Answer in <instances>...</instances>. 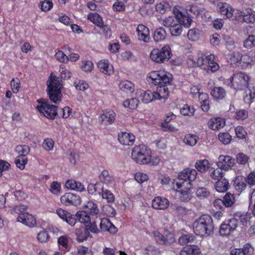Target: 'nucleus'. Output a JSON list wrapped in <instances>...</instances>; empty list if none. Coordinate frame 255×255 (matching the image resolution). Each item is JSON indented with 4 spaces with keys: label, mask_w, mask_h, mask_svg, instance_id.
<instances>
[{
    "label": "nucleus",
    "mask_w": 255,
    "mask_h": 255,
    "mask_svg": "<svg viewBox=\"0 0 255 255\" xmlns=\"http://www.w3.org/2000/svg\"><path fill=\"white\" fill-rule=\"evenodd\" d=\"M146 80L149 84L157 87L156 92L137 90L136 96L143 103L148 104L155 100H165L168 98L169 92L168 86L171 85L173 80L172 74L164 70L152 71L148 74Z\"/></svg>",
    "instance_id": "nucleus-1"
},
{
    "label": "nucleus",
    "mask_w": 255,
    "mask_h": 255,
    "mask_svg": "<svg viewBox=\"0 0 255 255\" xmlns=\"http://www.w3.org/2000/svg\"><path fill=\"white\" fill-rule=\"evenodd\" d=\"M251 80L248 74L245 72H237L228 79H225L224 84L236 90H243L247 88L246 95L244 96L245 103L251 104L255 98V89L250 84Z\"/></svg>",
    "instance_id": "nucleus-2"
},
{
    "label": "nucleus",
    "mask_w": 255,
    "mask_h": 255,
    "mask_svg": "<svg viewBox=\"0 0 255 255\" xmlns=\"http://www.w3.org/2000/svg\"><path fill=\"white\" fill-rule=\"evenodd\" d=\"M151 150L145 144H139L134 146L131 152V158L137 163L141 165L152 163L153 165L158 164L160 159L155 157L153 161L151 156Z\"/></svg>",
    "instance_id": "nucleus-3"
},
{
    "label": "nucleus",
    "mask_w": 255,
    "mask_h": 255,
    "mask_svg": "<svg viewBox=\"0 0 255 255\" xmlns=\"http://www.w3.org/2000/svg\"><path fill=\"white\" fill-rule=\"evenodd\" d=\"M47 85V94L50 101L55 104L60 103L62 98V81L59 77L51 73L48 78Z\"/></svg>",
    "instance_id": "nucleus-4"
},
{
    "label": "nucleus",
    "mask_w": 255,
    "mask_h": 255,
    "mask_svg": "<svg viewBox=\"0 0 255 255\" xmlns=\"http://www.w3.org/2000/svg\"><path fill=\"white\" fill-rule=\"evenodd\" d=\"M214 224L212 217L207 214H203L199 217L193 224L194 233L201 237L208 236L213 233Z\"/></svg>",
    "instance_id": "nucleus-5"
},
{
    "label": "nucleus",
    "mask_w": 255,
    "mask_h": 255,
    "mask_svg": "<svg viewBox=\"0 0 255 255\" xmlns=\"http://www.w3.org/2000/svg\"><path fill=\"white\" fill-rule=\"evenodd\" d=\"M100 231L95 221L90 222L76 229L75 233L76 236V240L79 243H82L87 241L89 237L92 238L90 233L98 234Z\"/></svg>",
    "instance_id": "nucleus-6"
},
{
    "label": "nucleus",
    "mask_w": 255,
    "mask_h": 255,
    "mask_svg": "<svg viewBox=\"0 0 255 255\" xmlns=\"http://www.w3.org/2000/svg\"><path fill=\"white\" fill-rule=\"evenodd\" d=\"M36 102L39 105L36 107V109L41 114L50 120L55 119L57 116V106L50 105L47 100L43 98L39 99Z\"/></svg>",
    "instance_id": "nucleus-7"
},
{
    "label": "nucleus",
    "mask_w": 255,
    "mask_h": 255,
    "mask_svg": "<svg viewBox=\"0 0 255 255\" xmlns=\"http://www.w3.org/2000/svg\"><path fill=\"white\" fill-rule=\"evenodd\" d=\"M150 58L157 63H162L169 60L172 56L171 49L169 45H165L161 48H153L150 53Z\"/></svg>",
    "instance_id": "nucleus-8"
},
{
    "label": "nucleus",
    "mask_w": 255,
    "mask_h": 255,
    "mask_svg": "<svg viewBox=\"0 0 255 255\" xmlns=\"http://www.w3.org/2000/svg\"><path fill=\"white\" fill-rule=\"evenodd\" d=\"M197 175V172L195 169L188 167L183 169L178 175V179L182 182L176 183L177 189H180L185 185L192 184V182L196 179Z\"/></svg>",
    "instance_id": "nucleus-9"
},
{
    "label": "nucleus",
    "mask_w": 255,
    "mask_h": 255,
    "mask_svg": "<svg viewBox=\"0 0 255 255\" xmlns=\"http://www.w3.org/2000/svg\"><path fill=\"white\" fill-rule=\"evenodd\" d=\"M235 17L236 20L239 22L253 24L255 22V11L249 7L238 10L235 13Z\"/></svg>",
    "instance_id": "nucleus-10"
},
{
    "label": "nucleus",
    "mask_w": 255,
    "mask_h": 255,
    "mask_svg": "<svg viewBox=\"0 0 255 255\" xmlns=\"http://www.w3.org/2000/svg\"><path fill=\"white\" fill-rule=\"evenodd\" d=\"M152 233L156 242L159 245L170 247L176 242L175 235L172 233L168 232L163 235L158 231H154Z\"/></svg>",
    "instance_id": "nucleus-11"
},
{
    "label": "nucleus",
    "mask_w": 255,
    "mask_h": 255,
    "mask_svg": "<svg viewBox=\"0 0 255 255\" xmlns=\"http://www.w3.org/2000/svg\"><path fill=\"white\" fill-rule=\"evenodd\" d=\"M239 223V220L235 217L224 222L220 226V235L223 237L229 235L236 229Z\"/></svg>",
    "instance_id": "nucleus-12"
},
{
    "label": "nucleus",
    "mask_w": 255,
    "mask_h": 255,
    "mask_svg": "<svg viewBox=\"0 0 255 255\" xmlns=\"http://www.w3.org/2000/svg\"><path fill=\"white\" fill-rule=\"evenodd\" d=\"M236 164V159L230 155H220L216 162L218 167L223 169L224 171H228L232 169Z\"/></svg>",
    "instance_id": "nucleus-13"
},
{
    "label": "nucleus",
    "mask_w": 255,
    "mask_h": 255,
    "mask_svg": "<svg viewBox=\"0 0 255 255\" xmlns=\"http://www.w3.org/2000/svg\"><path fill=\"white\" fill-rule=\"evenodd\" d=\"M60 201L65 206H78L80 204V197L72 193H66L60 198Z\"/></svg>",
    "instance_id": "nucleus-14"
},
{
    "label": "nucleus",
    "mask_w": 255,
    "mask_h": 255,
    "mask_svg": "<svg viewBox=\"0 0 255 255\" xmlns=\"http://www.w3.org/2000/svg\"><path fill=\"white\" fill-rule=\"evenodd\" d=\"M174 15H176L178 22H180L181 25L185 27H189L190 26L192 19L191 16L188 14L187 11L183 10V11L179 10H174Z\"/></svg>",
    "instance_id": "nucleus-15"
},
{
    "label": "nucleus",
    "mask_w": 255,
    "mask_h": 255,
    "mask_svg": "<svg viewBox=\"0 0 255 255\" xmlns=\"http://www.w3.org/2000/svg\"><path fill=\"white\" fill-rule=\"evenodd\" d=\"M220 14L223 16L224 19L232 18L235 13V9L233 6L228 3H220L218 5Z\"/></svg>",
    "instance_id": "nucleus-16"
},
{
    "label": "nucleus",
    "mask_w": 255,
    "mask_h": 255,
    "mask_svg": "<svg viewBox=\"0 0 255 255\" xmlns=\"http://www.w3.org/2000/svg\"><path fill=\"white\" fill-rule=\"evenodd\" d=\"M116 114L112 110L108 109L102 111L99 117V122L105 125H111L115 120Z\"/></svg>",
    "instance_id": "nucleus-17"
},
{
    "label": "nucleus",
    "mask_w": 255,
    "mask_h": 255,
    "mask_svg": "<svg viewBox=\"0 0 255 255\" xmlns=\"http://www.w3.org/2000/svg\"><path fill=\"white\" fill-rule=\"evenodd\" d=\"M56 214L60 219L65 221L71 226H74L76 223V219L75 216L64 209L61 208L58 209L56 210Z\"/></svg>",
    "instance_id": "nucleus-18"
},
{
    "label": "nucleus",
    "mask_w": 255,
    "mask_h": 255,
    "mask_svg": "<svg viewBox=\"0 0 255 255\" xmlns=\"http://www.w3.org/2000/svg\"><path fill=\"white\" fill-rule=\"evenodd\" d=\"M192 184H189L188 185H185L181 187L180 190L178 191L177 188L175 189L176 192H179V198L181 201L188 202L191 200L192 197Z\"/></svg>",
    "instance_id": "nucleus-19"
},
{
    "label": "nucleus",
    "mask_w": 255,
    "mask_h": 255,
    "mask_svg": "<svg viewBox=\"0 0 255 255\" xmlns=\"http://www.w3.org/2000/svg\"><path fill=\"white\" fill-rule=\"evenodd\" d=\"M97 67L99 71L107 75H112L114 73L113 66L108 60L103 59L97 63Z\"/></svg>",
    "instance_id": "nucleus-20"
},
{
    "label": "nucleus",
    "mask_w": 255,
    "mask_h": 255,
    "mask_svg": "<svg viewBox=\"0 0 255 255\" xmlns=\"http://www.w3.org/2000/svg\"><path fill=\"white\" fill-rule=\"evenodd\" d=\"M100 230L103 232H108L112 234H116L118 232L117 228L111 222L108 218L100 219Z\"/></svg>",
    "instance_id": "nucleus-21"
},
{
    "label": "nucleus",
    "mask_w": 255,
    "mask_h": 255,
    "mask_svg": "<svg viewBox=\"0 0 255 255\" xmlns=\"http://www.w3.org/2000/svg\"><path fill=\"white\" fill-rule=\"evenodd\" d=\"M135 138V136L132 133L126 131L121 132L118 134L119 142L125 145H132L134 142Z\"/></svg>",
    "instance_id": "nucleus-22"
},
{
    "label": "nucleus",
    "mask_w": 255,
    "mask_h": 255,
    "mask_svg": "<svg viewBox=\"0 0 255 255\" xmlns=\"http://www.w3.org/2000/svg\"><path fill=\"white\" fill-rule=\"evenodd\" d=\"M17 221L30 228L36 225V220L34 217L27 212L20 214L17 218Z\"/></svg>",
    "instance_id": "nucleus-23"
},
{
    "label": "nucleus",
    "mask_w": 255,
    "mask_h": 255,
    "mask_svg": "<svg viewBox=\"0 0 255 255\" xmlns=\"http://www.w3.org/2000/svg\"><path fill=\"white\" fill-rule=\"evenodd\" d=\"M187 64L192 67H201L204 65L205 59L202 54L197 55H189L187 59Z\"/></svg>",
    "instance_id": "nucleus-24"
},
{
    "label": "nucleus",
    "mask_w": 255,
    "mask_h": 255,
    "mask_svg": "<svg viewBox=\"0 0 255 255\" xmlns=\"http://www.w3.org/2000/svg\"><path fill=\"white\" fill-rule=\"evenodd\" d=\"M169 205V200L161 196L155 197L152 201V207L157 210H165Z\"/></svg>",
    "instance_id": "nucleus-25"
},
{
    "label": "nucleus",
    "mask_w": 255,
    "mask_h": 255,
    "mask_svg": "<svg viewBox=\"0 0 255 255\" xmlns=\"http://www.w3.org/2000/svg\"><path fill=\"white\" fill-rule=\"evenodd\" d=\"M226 120L221 117H213L208 122L209 128L214 130H219L225 127Z\"/></svg>",
    "instance_id": "nucleus-26"
},
{
    "label": "nucleus",
    "mask_w": 255,
    "mask_h": 255,
    "mask_svg": "<svg viewBox=\"0 0 255 255\" xmlns=\"http://www.w3.org/2000/svg\"><path fill=\"white\" fill-rule=\"evenodd\" d=\"M136 32L138 39L139 40L145 42L149 41L150 37L148 27L143 24H139L136 28Z\"/></svg>",
    "instance_id": "nucleus-27"
},
{
    "label": "nucleus",
    "mask_w": 255,
    "mask_h": 255,
    "mask_svg": "<svg viewBox=\"0 0 255 255\" xmlns=\"http://www.w3.org/2000/svg\"><path fill=\"white\" fill-rule=\"evenodd\" d=\"M234 186L236 192L239 194L241 193L247 187L246 178L242 176H237L234 180Z\"/></svg>",
    "instance_id": "nucleus-28"
},
{
    "label": "nucleus",
    "mask_w": 255,
    "mask_h": 255,
    "mask_svg": "<svg viewBox=\"0 0 255 255\" xmlns=\"http://www.w3.org/2000/svg\"><path fill=\"white\" fill-rule=\"evenodd\" d=\"M215 188L218 192L224 193L226 192L230 188V184L228 179L221 178L215 183Z\"/></svg>",
    "instance_id": "nucleus-29"
},
{
    "label": "nucleus",
    "mask_w": 255,
    "mask_h": 255,
    "mask_svg": "<svg viewBox=\"0 0 255 255\" xmlns=\"http://www.w3.org/2000/svg\"><path fill=\"white\" fill-rule=\"evenodd\" d=\"M119 86L122 91L128 94L132 93L135 90L134 84L127 80L121 81Z\"/></svg>",
    "instance_id": "nucleus-30"
},
{
    "label": "nucleus",
    "mask_w": 255,
    "mask_h": 255,
    "mask_svg": "<svg viewBox=\"0 0 255 255\" xmlns=\"http://www.w3.org/2000/svg\"><path fill=\"white\" fill-rule=\"evenodd\" d=\"M84 211L91 215H96L99 213V209L96 203L92 201H89L84 207Z\"/></svg>",
    "instance_id": "nucleus-31"
},
{
    "label": "nucleus",
    "mask_w": 255,
    "mask_h": 255,
    "mask_svg": "<svg viewBox=\"0 0 255 255\" xmlns=\"http://www.w3.org/2000/svg\"><path fill=\"white\" fill-rule=\"evenodd\" d=\"M211 95L216 100H222L226 96V91L222 87H214L211 90Z\"/></svg>",
    "instance_id": "nucleus-32"
},
{
    "label": "nucleus",
    "mask_w": 255,
    "mask_h": 255,
    "mask_svg": "<svg viewBox=\"0 0 255 255\" xmlns=\"http://www.w3.org/2000/svg\"><path fill=\"white\" fill-rule=\"evenodd\" d=\"M195 167L199 172L205 173L209 168L210 163L206 159L197 160L195 164Z\"/></svg>",
    "instance_id": "nucleus-33"
},
{
    "label": "nucleus",
    "mask_w": 255,
    "mask_h": 255,
    "mask_svg": "<svg viewBox=\"0 0 255 255\" xmlns=\"http://www.w3.org/2000/svg\"><path fill=\"white\" fill-rule=\"evenodd\" d=\"M58 244L59 249L64 253L69 251L70 249V246L69 245V238L66 236H60L58 239Z\"/></svg>",
    "instance_id": "nucleus-34"
},
{
    "label": "nucleus",
    "mask_w": 255,
    "mask_h": 255,
    "mask_svg": "<svg viewBox=\"0 0 255 255\" xmlns=\"http://www.w3.org/2000/svg\"><path fill=\"white\" fill-rule=\"evenodd\" d=\"M200 249L196 245L187 246L180 252V255H200Z\"/></svg>",
    "instance_id": "nucleus-35"
},
{
    "label": "nucleus",
    "mask_w": 255,
    "mask_h": 255,
    "mask_svg": "<svg viewBox=\"0 0 255 255\" xmlns=\"http://www.w3.org/2000/svg\"><path fill=\"white\" fill-rule=\"evenodd\" d=\"M90 214L84 211H79L76 214L75 217H76V222L77 221L84 225L88 224L91 221Z\"/></svg>",
    "instance_id": "nucleus-36"
},
{
    "label": "nucleus",
    "mask_w": 255,
    "mask_h": 255,
    "mask_svg": "<svg viewBox=\"0 0 255 255\" xmlns=\"http://www.w3.org/2000/svg\"><path fill=\"white\" fill-rule=\"evenodd\" d=\"M99 177L100 183H101L102 184L104 183L108 186H109L112 184L113 180V177L111 175H110L109 171L107 170H104L102 171L99 175Z\"/></svg>",
    "instance_id": "nucleus-37"
},
{
    "label": "nucleus",
    "mask_w": 255,
    "mask_h": 255,
    "mask_svg": "<svg viewBox=\"0 0 255 255\" xmlns=\"http://www.w3.org/2000/svg\"><path fill=\"white\" fill-rule=\"evenodd\" d=\"M199 139V137L195 134L187 133L185 135L183 141L187 146H193Z\"/></svg>",
    "instance_id": "nucleus-38"
},
{
    "label": "nucleus",
    "mask_w": 255,
    "mask_h": 255,
    "mask_svg": "<svg viewBox=\"0 0 255 255\" xmlns=\"http://www.w3.org/2000/svg\"><path fill=\"white\" fill-rule=\"evenodd\" d=\"M201 31L197 28L190 29L187 34L189 40L191 41H197L200 37Z\"/></svg>",
    "instance_id": "nucleus-39"
},
{
    "label": "nucleus",
    "mask_w": 255,
    "mask_h": 255,
    "mask_svg": "<svg viewBox=\"0 0 255 255\" xmlns=\"http://www.w3.org/2000/svg\"><path fill=\"white\" fill-rule=\"evenodd\" d=\"M166 36V32L162 27L157 28L153 33V39L156 42H161L164 40Z\"/></svg>",
    "instance_id": "nucleus-40"
},
{
    "label": "nucleus",
    "mask_w": 255,
    "mask_h": 255,
    "mask_svg": "<svg viewBox=\"0 0 255 255\" xmlns=\"http://www.w3.org/2000/svg\"><path fill=\"white\" fill-rule=\"evenodd\" d=\"M87 18L98 27L102 25L104 23L102 17L97 12L89 13Z\"/></svg>",
    "instance_id": "nucleus-41"
},
{
    "label": "nucleus",
    "mask_w": 255,
    "mask_h": 255,
    "mask_svg": "<svg viewBox=\"0 0 255 255\" xmlns=\"http://www.w3.org/2000/svg\"><path fill=\"white\" fill-rule=\"evenodd\" d=\"M196 196L200 199L208 198L210 195L209 189L205 187H198L195 191Z\"/></svg>",
    "instance_id": "nucleus-42"
},
{
    "label": "nucleus",
    "mask_w": 255,
    "mask_h": 255,
    "mask_svg": "<svg viewBox=\"0 0 255 255\" xmlns=\"http://www.w3.org/2000/svg\"><path fill=\"white\" fill-rule=\"evenodd\" d=\"M223 201L225 207H232L235 203V196L234 194L227 192L223 197Z\"/></svg>",
    "instance_id": "nucleus-43"
},
{
    "label": "nucleus",
    "mask_w": 255,
    "mask_h": 255,
    "mask_svg": "<svg viewBox=\"0 0 255 255\" xmlns=\"http://www.w3.org/2000/svg\"><path fill=\"white\" fill-rule=\"evenodd\" d=\"M139 100L137 98L127 99L123 103V106L125 108H128L131 110L136 109L138 105Z\"/></svg>",
    "instance_id": "nucleus-44"
},
{
    "label": "nucleus",
    "mask_w": 255,
    "mask_h": 255,
    "mask_svg": "<svg viewBox=\"0 0 255 255\" xmlns=\"http://www.w3.org/2000/svg\"><path fill=\"white\" fill-rule=\"evenodd\" d=\"M178 23V20L175 15L174 16H171L166 17L163 21V25L165 27H168L169 29Z\"/></svg>",
    "instance_id": "nucleus-45"
},
{
    "label": "nucleus",
    "mask_w": 255,
    "mask_h": 255,
    "mask_svg": "<svg viewBox=\"0 0 255 255\" xmlns=\"http://www.w3.org/2000/svg\"><path fill=\"white\" fill-rule=\"evenodd\" d=\"M101 194L103 199H106L108 203H113L115 201L114 195L109 190H104L103 186L101 188Z\"/></svg>",
    "instance_id": "nucleus-46"
},
{
    "label": "nucleus",
    "mask_w": 255,
    "mask_h": 255,
    "mask_svg": "<svg viewBox=\"0 0 255 255\" xmlns=\"http://www.w3.org/2000/svg\"><path fill=\"white\" fill-rule=\"evenodd\" d=\"M102 184L97 182L96 184H90L88 186V191L91 194H101Z\"/></svg>",
    "instance_id": "nucleus-47"
},
{
    "label": "nucleus",
    "mask_w": 255,
    "mask_h": 255,
    "mask_svg": "<svg viewBox=\"0 0 255 255\" xmlns=\"http://www.w3.org/2000/svg\"><path fill=\"white\" fill-rule=\"evenodd\" d=\"M180 112L181 115L184 116H192L195 113V109L193 106H190L188 104H184L180 108Z\"/></svg>",
    "instance_id": "nucleus-48"
},
{
    "label": "nucleus",
    "mask_w": 255,
    "mask_h": 255,
    "mask_svg": "<svg viewBox=\"0 0 255 255\" xmlns=\"http://www.w3.org/2000/svg\"><path fill=\"white\" fill-rule=\"evenodd\" d=\"M223 170H224L223 169L217 166V168L210 171V176L213 179L219 180L224 176V172H223Z\"/></svg>",
    "instance_id": "nucleus-49"
},
{
    "label": "nucleus",
    "mask_w": 255,
    "mask_h": 255,
    "mask_svg": "<svg viewBox=\"0 0 255 255\" xmlns=\"http://www.w3.org/2000/svg\"><path fill=\"white\" fill-rule=\"evenodd\" d=\"M28 158L27 156H17L14 162L17 168L20 170H23L25 168V165L27 163Z\"/></svg>",
    "instance_id": "nucleus-50"
},
{
    "label": "nucleus",
    "mask_w": 255,
    "mask_h": 255,
    "mask_svg": "<svg viewBox=\"0 0 255 255\" xmlns=\"http://www.w3.org/2000/svg\"><path fill=\"white\" fill-rule=\"evenodd\" d=\"M169 8V4L166 1L158 2L155 5L156 10L161 14L165 13Z\"/></svg>",
    "instance_id": "nucleus-51"
},
{
    "label": "nucleus",
    "mask_w": 255,
    "mask_h": 255,
    "mask_svg": "<svg viewBox=\"0 0 255 255\" xmlns=\"http://www.w3.org/2000/svg\"><path fill=\"white\" fill-rule=\"evenodd\" d=\"M72 113V109L68 106L63 108H57V116L64 119L68 118Z\"/></svg>",
    "instance_id": "nucleus-52"
},
{
    "label": "nucleus",
    "mask_w": 255,
    "mask_h": 255,
    "mask_svg": "<svg viewBox=\"0 0 255 255\" xmlns=\"http://www.w3.org/2000/svg\"><path fill=\"white\" fill-rule=\"evenodd\" d=\"M54 141L51 138L47 137L44 139L42 144V147L47 151L53 150Z\"/></svg>",
    "instance_id": "nucleus-53"
},
{
    "label": "nucleus",
    "mask_w": 255,
    "mask_h": 255,
    "mask_svg": "<svg viewBox=\"0 0 255 255\" xmlns=\"http://www.w3.org/2000/svg\"><path fill=\"white\" fill-rule=\"evenodd\" d=\"M59 72L60 73V77H59L61 80L62 79H69L72 76L71 72L66 68L64 65H61L60 66Z\"/></svg>",
    "instance_id": "nucleus-54"
},
{
    "label": "nucleus",
    "mask_w": 255,
    "mask_h": 255,
    "mask_svg": "<svg viewBox=\"0 0 255 255\" xmlns=\"http://www.w3.org/2000/svg\"><path fill=\"white\" fill-rule=\"evenodd\" d=\"M53 6V3L52 0H44L40 1L39 4V7L43 11H48L50 10Z\"/></svg>",
    "instance_id": "nucleus-55"
},
{
    "label": "nucleus",
    "mask_w": 255,
    "mask_h": 255,
    "mask_svg": "<svg viewBox=\"0 0 255 255\" xmlns=\"http://www.w3.org/2000/svg\"><path fill=\"white\" fill-rule=\"evenodd\" d=\"M16 151L19 154L18 156H27L30 152V148L26 145H19L16 146Z\"/></svg>",
    "instance_id": "nucleus-56"
},
{
    "label": "nucleus",
    "mask_w": 255,
    "mask_h": 255,
    "mask_svg": "<svg viewBox=\"0 0 255 255\" xmlns=\"http://www.w3.org/2000/svg\"><path fill=\"white\" fill-rule=\"evenodd\" d=\"M195 237L190 234L182 235L178 239V243L181 245H184L187 243L192 242Z\"/></svg>",
    "instance_id": "nucleus-57"
},
{
    "label": "nucleus",
    "mask_w": 255,
    "mask_h": 255,
    "mask_svg": "<svg viewBox=\"0 0 255 255\" xmlns=\"http://www.w3.org/2000/svg\"><path fill=\"white\" fill-rule=\"evenodd\" d=\"M10 87L12 91L14 94H17L20 89V82L18 78H13L10 81Z\"/></svg>",
    "instance_id": "nucleus-58"
},
{
    "label": "nucleus",
    "mask_w": 255,
    "mask_h": 255,
    "mask_svg": "<svg viewBox=\"0 0 255 255\" xmlns=\"http://www.w3.org/2000/svg\"><path fill=\"white\" fill-rule=\"evenodd\" d=\"M218 138L224 144H228L231 141L232 136L228 132H220Z\"/></svg>",
    "instance_id": "nucleus-59"
},
{
    "label": "nucleus",
    "mask_w": 255,
    "mask_h": 255,
    "mask_svg": "<svg viewBox=\"0 0 255 255\" xmlns=\"http://www.w3.org/2000/svg\"><path fill=\"white\" fill-rule=\"evenodd\" d=\"M55 58L58 61L66 63L69 61V57L66 55L63 51L58 50L55 54Z\"/></svg>",
    "instance_id": "nucleus-60"
},
{
    "label": "nucleus",
    "mask_w": 255,
    "mask_h": 255,
    "mask_svg": "<svg viewBox=\"0 0 255 255\" xmlns=\"http://www.w3.org/2000/svg\"><path fill=\"white\" fill-rule=\"evenodd\" d=\"M244 46L248 49L255 46V35H249L244 42Z\"/></svg>",
    "instance_id": "nucleus-61"
},
{
    "label": "nucleus",
    "mask_w": 255,
    "mask_h": 255,
    "mask_svg": "<svg viewBox=\"0 0 255 255\" xmlns=\"http://www.w3.org/2000/svg\"><path fill=\"white\" fill-rule=\"evenodd\" d=\"M180 22H179L173 27L170 28L169 31L171 35L173 36H179L182 32L183 28Z\"/></svg>",
    "instance_id": "nucleus-62"
},
{
    "label": "nucleus",
    "mask_w": 255,
    "mask_h": 255,
    "mask_svg": "<svg viewBox=\"0 0 255 255\" xmlns=\"http://www.w3.org/2000/svg\"><path fill=\"white\" fill-rule=\"evenodd\" d=\"M61 190V186L60 183L57 181H53L50 185V191L54 195H58Z\"/></svg>",
    "instance_id": "nucleus-63"
},
{
    "label": "nucleus",
    "mask_w": 255,
    "mask_h": 255,
    "mask_svg": "<svg viewBox=\"0 0 255 255\" xmlns=\"http://www.w3.org/2000/svg\"><path fill=\"white\" fill-rule=\"evenodd\" d=\"M77 255H93L92 252L88 247L79 246L77 248Z\"/></svg>",
    "instance_id": "nucleus-64"
}]
</instances>
